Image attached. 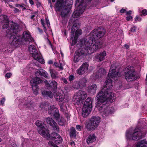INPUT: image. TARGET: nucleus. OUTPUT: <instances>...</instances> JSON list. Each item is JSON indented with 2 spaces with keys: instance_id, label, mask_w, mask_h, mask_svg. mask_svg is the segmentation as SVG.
I'll list each match as a JSON object with an SVG mask.
<instances>
[{
  "instance_id": "e2e57ef3",
  "label": "nucleus",
  "mask_w": 147,
  "mask_h": 147,
  "mask_svg": "<svg viewBox=\"0 0 147 147\" xmlns=\"http://www.w3.org/2000/svg\"><path fill=\"white\" fill-rule=\"evenodd\" d=\"M63 80L65 84H67V80H66V79H65V78L63 79Z\"/></svg>"
},
{
  "instance_id": "e433bc0d",
  "label": "nucleus",
  "mask_w": 147,
  "mask_h": 147,
  "mask_svg": "<svg viewBox=\"0 0 147 147\" xmlns=\"http://www.w3.org/2000/svg\"><path fill=\"white\" fill-rule=\"evenodd\" d=\"M58 124L60 125H63L65 122V120L64 118L63 117H61V118L58 120Z\"/></svg>"
},
{
  "instance_id": "c756f323",
  "label": "nucleus",
  "mask_w": 147,
  "mask_h": 147,
  "mask_svg": "<svg viewBox=\"0 0 147 147\" xmlns=\"http://www.w3.org/2000/svg\"><path fill=\"white\" fill-rule=\"evenodd\" d=\"M136 147H147V142L144 140L138 142L136 145Z\"/></svg>"
},
{
  "instance_id": "09e8293b",
  "label": "nucleus",
  "mask_w": 147,
  "mask_h": 147,
  "mask_svg": "<svg viewBox=\"0 0 147 147\" xmlns=\"http://www.w3.org/2000/svg\"><path fill=\"white\" fill-rule=\"evenodd\" d=\"M41 23L42 25L43 26L44 28L45 29V30H44L45 31V30H46V28L45 26V24L44 23V20L42 19H41Z\"/></svg>"
},
{
  "instance_id": "cd10ccee",
  "label": "nucleus",
  "mask_w": 147,
  "mask_h": 147,
  "mask_svg": "<svg viewBox=\"0 0 147 147\" xmlns=\"http://www.w3.org/2000/svg\"><path fill=\"white\" fill-rule=\"evenodd\" d=\"M106 55V53L105 51H104L100 54H97L95 57L99 61H101L105 59V57Z\"/></svg>"
},
{
  "instance_id": "473e14b6",
  "label": "nucleus",
  "mask_w": 147,
  "mask_h": 147,
  "mask_svg": "<svg viewBox=\"0 0 147 147\" xmlns=\"http://www.w3.org/2000/svg\"><path fill=\"white\" fill-rule=\"evenodd\" d=\"M58 110L56 106L55 105H53L50 106V109L48 111L50 114L52 115L54 112L58 111Z\"/></svg>"
},
{
  "instance_id": "f704fd0d",
  "label": "nucleus",
  "mask_w": 147,
  "mask_h": 147,
  "mask_svg": "<svg viewBox=\"0 0 147 147\" xmlns=\"http://www.w3.org/2000/svg\"><path fill=\"white\" fill-rule=\"evenodd\" d=\"M87 81V80L85 78H83L81 79H80L78 81L80 83V84L82 86L83 88L85 87Z\"/></svg>"
},
{
  "instance_id": "49530a36",
  "label": "nucleus",
  "mask_w": 147,
  "mask_h": 147,
  "mask_svg": "<svg viewBox=\"0 0 147 147\" xmlns=\"http://www.w3.org/2000/svg\"><path fill=\"white\" fill-rule=\"evenodd\" d=\"M142 13L143 15L146 16L147 15V10L146 9H143L142 11Z\"/></svg>"
},
{
  "instance_id": "393cba45",
  "label": "nucleus",
  "mask_w": 147,
  "mask_h": 147,
  "mask_svg": "<svg viewBox=\"0 0 147 147\" xmlns=\"http://www.w3.org/2000/svg\"><path fill=\"white\" fill-rule=\"evenodd\" d=\"M92 108L83 105L82 109V114L84 117H86L91 111Z\"/></svg>"
},
{
  "instance_id": "603ef678",
  "label": "nucleus",
  "mask_w": 147,
  "mask_h": 147,
  "mask_svg": "<svg viewBox=\"0 0 147 147\" xmlns=\"http://www.w3.org/2000/svg\"><path fill=\"white\" fill-rule=\"evenodd\" d=\"M46 20V22L47 24L48 27H49L50 26V23L49 22V21L48 19H47V18H45Z\"/></svg>"
},
{
  "instance_id": "b1692460",
  "label": "nucleus",
  "mask_w": 147,
  "mask_h": 147,
  "mask_svg": "<svg viewBox=\"0 0 147 147\" xmlns=\"http://www.w3.org/2000/svg\"><path fill=\"white\" fill-rule=\"evenodd\" d=\"M46 121L48 124L52 126L54 130L57 131H59V127L55 121L52 118L50 117L47 118Z\"/></svg>"
},
{
  "instance_id": "a19ab883",
  "label": "nucleus",
  "mask_w": 147,
  "mask_h": 147,
  "mask_svg": "<svg viewBox=\"0 0 147 147\" xmlns=\"http://www.w3.org/2000/svg\"><path fill=\"white\" fill-rule=\"evenodd\" d=\"M135 20L136 22H140L142 20V18L137 16L136 17Z\"/></svg>"
},
{
  "instance_id": "13d9d810",
  "label": "nucleus",
  "mask_w": 147,
  "mask_h": 147,
  "mask_svg": "<svg viewBox=\"0 0 147 147\" xmlns=\"http://www.w3.org/2000/svg\"><path fill=\"white\" fill-rule=\"evenodd\" d=\"M75 142L74 141H72L70 143V145L71 146H74L75 145Z\"/></svg>"
},
{
  "instance_id": "de8ad7c7",
  "label": "nucleus",
  "mask_w": 147,
  "mask_h": 147,
  "mask_svg": "<svg viewBox=\"0 0 147 147\" xmlns=\"http://www.w3.org/2000/svg\"><path fill=\"white\" fill-rule=\"evenodd\" d=\"M76 129L78 131H81L82 129V126L79 125H77L76 126Z\"/></svg>"
},
{
  "instance_id": "1a4fd4ad",
  "label": "nucleus",
  "mask_w": 147,
  "mask_h": 147,
  "mask_svg": "<svg viewBox=\"0 0 147 147\" xmlns=\"http://www.w3.org/2000/svg\"><path fill=\"white\" fill-rule=\"evenodd\" d=\"M80 24L76 22L74 23L71 28V38H73L74 36V34L76 31L74 39L72 40V44L74 45L76 43L78 36L82 33V31L81 30L78 29Z\"/></svg>"
},
{
  "instance_id": "6ab92c4d",
  "label": "nucleus",
  "mask_w": 147,
  "mask_h": 147,
  "mask_svg": "<svg viewBox=\"0 0 147 147\" xmlns=\"http://www.w3.org/2000/svg\"><path fill=\"white\" fill-rule=\"evenodd\" d=\"M50 138L56 144H59L62 143L63 139L58 134L53 133L50 135Z\"/></svg>"
},
{
  "instance_id": "bb28decb",
  "label": "nucleus",
  "mask_w": 147,
  "mask_h": 147,
  "mask_svg": "<svg viewBox=\"0 0 147 147\" xmlns=\"http://www.w3.org/2000/svg\"><path fill=\"white\" fill-rule=\"evenodd\" d=\"M96 140V137L94 134H90L86 140L87 143L89 144L94 142Z\"/></svg>"
},
{
  "instance_id": "79ce46f5",
  "label": "nucleus",
  "mask_w": 147,
  "mask_h": 147,
  "mask_svg": "<svg viewBox=\"0 0 147 147\" xmlns=\"http://www.w3.org/2000/svg\"><path fill=\"white\" fill-rule=\"evenodd\" d=\"M25 5L23 4L22 5H20L19 4H17L16 5V6L17 7H18L19 6L20 7L22 8L23 9H26V8L25 7Z\"/></svg>"
},
{
  "instance_id": "a18cd8bd",
  "label": "nucleus",
  "mask_w": 147,
  "mask_h": 147,
  "mask_svg": "<svg viewBox=\"0 0 147 147\" xmlns=\"http://www.w3.org/2000/svg\"><path fill=\"white\" fill-rule=\"evenodd\" d=\"M69 79L70 81H72L74 80V76L73 75H71L69 76Z\"/></svg>"
},
{
  "instance_id": "864d4df0",
  "label": "nucleus",
  "mask_w": 147,
  "mask_h": 147,
  "mask_svg": "<svg viewBox=\"0 0 147 147\" xmlns=\"http://www.w3.org/2000/svg\"><path fill=\"white\" fill-rule=\"evenodd\" d=\"M136 27L135 26L132 28L131 29V32H134L136 31Z\"/></svg>"
},
{
  "instance_id": "bf43d9fd",
  "label": "nucleus",
  "mask_w": 147,
  "mask_h": 147,
  "mask_svg": "<svg viewBox=\"0 0 147 147\" xmlns=\"http://www.w3.org/2000/svg\"><path fill=\"white\" fill-rule=\"evenodd\" d=\"M29 2L31 5H33L34 4V2L32 0H29Z\"/></svg>"
},
{
  "instance_id": "0eeeda50",
  "label": "nucleus",
  "mask_w": 147,
  "mask_h": 147,
  "mask_svg": "<svg viewBox=\"0 0 147 147\" xmlns=\"http://www.w3.org/2000/svg\"><path fill=\"white\" fill-rule=\"evenodd\" d=\"M124 71L125 78L127 81H131L136 79V74L133 66H127Z\"/></svg>"
},
{
  "instance_id": "f257e3e1",
  "label": "nucleus",
  "mask_w": 147,
  "mask_h": 147,
  "mask_svg": "<svg viewBox=\"0 0 147 147\" xmlns=\"http://www.w3.org/2000/svg\"><path fill=\"white\" fill-rule=\"evenodd\" d=\"M112 82L110 79L107 80L105 81L106 85L103 87L96 96L98 101L96 106L99 111L106 115L112 113L113 111L112 108L107 107L105 104L109 101L113 102L116 98L114 94L110 91L113 86Z\"/></svg>"
},
{
  "instance_id": "c85d7f7f",
  "label": "nucleus",
  "mask_w": 147,
  "mask_h": 147,
  "mask_svg": "<svg viewBox=\"0 0 147 147\" xmlns=\"http://www.w3.org/2000/svg\"><path fill=\"white\" fill-rule=\"evenodd\" d=\"M97 88V86L96 85V84H92L88 87V91L91 94H94L95 93Z\"/></svg>"
},
{
  "instance_id": "0e129e2a",
  "label": "nucleus",
  "mask_w": 147,
  "mask_h": 147,
  "mask_svg": "<svg viewBox=\"0 0 147 147\" xmlns=\"http://www.w3.org/2000/svg\"><path fill=\"white\" fill-rule=\"evenodd\" d=\"M54 65L56 67H59V64L56 62H55Z\"/></svg>"
},
{
  "instance_id": "f8f14e48",
  "label": "nucleus",
  "mask_w": 147,
  "mask_h": 147,
  "mask_svg": "<svg viewBox=\"0 0 147 147\" xmlns=\"http://www.w3.org/2000/svg\"><path fill=\"white\" fill-rule=\"evenodd\" d=\"M80 46L82 48L78 50L74 54V60L75 62H78L84 56L88 55L84 44H82V47Z\"/></svg>"
},
{
  "instance_id": "7ed1b4c3",
  "label": "nucleus",
  "mask_w": 147,
  "mask_h": 147,
  "mask_svg": "<svg viewBox=\"0 0 147 147\" xmlns=\"http://www.w3.org/2000/svg\"><path fill=\"white\" fill-rule=\"evenodd\" d=\"M35 75L36 77L31 80L30 83L33 91L37 95L38 94L37 92L38 90L37 84L43 82V81L40 78V76H41L47 78H48V74L44 69H40L36 72Z\"/></svg>"
},
{
  "instance_id": "423d86ee",
  "label": "nucleus",
  "mask_w": 147,
  "mask_h": 147,
  "mask_svg": "<svg viewBox=\"0 0 147 147\" xmlns=\"http://www.w3.org/2000/svg\"><path fill=\"white\" fill-rule=\"evenodd\" d=\"M100 119L98 116H92L90 119L89 121L85 124V127L88 131L93 130L99 125Z\"/></svg>"
},
{
  "instance_id": "5fc2aeb1",
  "label": "nucleus",
  "mask_w": 147,
  "mask_h": 147,
  "mask_svg": "<svg viewBox=\"0 0 147 147\" xmlns=\"http://www.w3.org/2000/svg\"><path fill=\"white\" fill-rule=\"evenodd\" d=\"M13 11L15 13H18L20 12L19 10L16 8H14Z\"/></svg>"
},
{
  "instance_id": "3c124183",
  "label": "nucleus",
  "mask_w": 147,
  "mask_h": 147,
  "mask_svg": "<svg viewBox=\"0 0 147 147\" xmlns=\"http://www.w3.org/2000/svg\"><path fill=\"white\" fill-rule=\"evenodd\" d=\"M11 76V74L10 73H7L5 77L7 78H9Z\"/></svg>"
},
{
  "instance_id": "8fccbe9b",
  "label": "nucleus",
  "mask_w": 147,
  "mask_h": 147,
  "mask_svg": "<svg viewBox=\"0 0 147 147\" xmlns=\"http://www.w3.org/2000/svg\"><path fill=\"white\" fill-rule=\"evenodd\" d=\"M132 19V17L131 16H129L126 18V20L127 21H130Z\"/></svg>"
},
{
  "instance_id": "39448f33",
  "label": "nucleus",
  "mask_w": 147,
  "mask_h": 147,
  "mask_svg": "<svg viewBox=\"0 0 147 147\" xmlns=\"http://www.w3.org/2000/svg\"><path fill=\"white\" fill-rule=\"evenodd\" d=\"M142 134L139 129H136L133 130L130 129L127 130L126 132V136L127 138L134 140H138L142 137Z\"/></svg>"
},
{
  "instance_id": "ddd939ff",
  "label": "nucleus",
  "mask_w": 147,
  "mask_h": 147,
  "mask_svg": "<svg viewBox=\"0 0 147 147\" xmlns=\"http://www.w3.org/2000/svg\"><path fill=\"white\" fill-rule=\"evenodd\" d=\"M29 50L32 57L34 59L41 63L43 64L44 63V59L42 58L40 53H38L37 51L33 45H30L29 46Z\"/></svg>"
},
{
  "instance_id": "338daca9",
  "label": "nucleus",
  "mask_w": 147,
  "mask_h": 147,
  "mask_svg": "<svg viewBox=\"0 0 147 147\" xmlns=\"http://www.w3.org/2000/svg\"><path fill=\"white\" fill-rule=\"evenodd\" d=\"M125 47L126 48V49H128L129 48V46L127 44H125Z\"/></svg>"
},
{
  "instance_id": "052dcab7",
  "label": "nucleus",
  "mask_w": 147,
  "mask_h": 147,
  "mask_svg": "<svg viewBox=\"0 0 147 147\" xmlns=\"http://www.w3.org/2000/svg\"><path fill=\"white\" fill-rule=\"evenodd\" d=\"M37 29L40 33H42L43 32L42 30V29H40L39 28H38Z\"/></svg>"
},
{
  "instance_id": "4be33fe9",
  "label": "nucleus",
  "mask_w": 147,
  "mask_h": 147,
  "mask_svg": "<svg viewBox=\"0 0 147 147\" xmlns=\"http://www.w3.org/2000/svg\"><path fill=\"white\" fill-rule=\"evenodd\" d=\"M22 102L25 106L28 107H30L34 105L35 103L33 101L31 100L30 97H25L22 101Z\"/></svg>"
},
{
  "instance_id": "6e6552de",
  "label": "nucleus",
  "mask_w": 147,
  "mask_h": 147,
  "mask_svg": "<svg viewBox=\"0 0 147 147\" xmlns=\"http://www.w3.org/2000/svg\"><path fill=\"white\" fill-rule=\"evenodd\" d=\"M88 39H82L80 42V45L82 47V44H84L85 47L86 49L88 54L92 53L96 51L99 48V47L96 44H94L93 43L95 41H94L92 43L90 44L86 41Z\"/></svg>"
},
{
  "instance_id": "4c0bfd02",
  "label": "nucleus",
  "mask_w": 147,
  "mask_h": 147,
  "mask_svg": "<svg viewBox=\"0 0 147 147\" xmlns=\"http://www.w3.org/2000/svg\"><path fill=\"white\" fill-rule=\"evenodd\" d=\"M65 107H63V106H61L60 107L61 110L63 112H65V115L67 119L69 118V115L67 113V111H64V109H63V108H65Z\"/></svg>"
},
{
  "instance_id": "a211bd4d",
  "label": "nucleus",
  "mask_w": 147,
  "mask_h": 147,
  "mask_svg": "<svg viewBox=\"0 0 147 147\" xmlns=\"http://www.w3.org/2000/svg\"><path fill=\"white\" fill-rule=\"evenodd\" d=\"M116 67L115 64H113L111 65L108 74L110 78H114L115 77H119L120 75L119 72H116Z\"/></svg>"
},
{
  "instance_id": "2f4dec72",
  "label": "nucleus",
  "mask_w": 147,
  "mask_h": 147,
  "mask_svg": "<svg viewBox=\"0 0 147 147\" xmlns=\"http://www.w3.org/2000/svg\"><path fill=\"white\" fill-rule=\"evenodd\" d=\"M92 101L91 98H88L86 100L83 105L92 108Z\"/></svg>"
},
{
  "instance_id": "20e7f679",
  "label": "nucleus",
  "mask_w": 147,
  "mask_h": 147,
  "mask_svg": "<svg viewBox=\"0 0 147 147\" xmlns=\"http://www.w3.org/2000/svg\"><path fill=\"white\" fill-rule=\"evenodd\" d=\"M91 1V0H77L75 6L77 5V8L73 13V17L74 18L79 17L83 12L86 6Z\"/></svg>"
},
{
  "instance_id": "680f3d73",
  "label": "nucleus",
  "mask_w": 147,
  "mask_h": 147,
  "mask_svg": "<svg viewBox=\"0 0 147 147\" xmlns=\"http://www.w3.org/2000/svg\"><path fill=\"white\" fill-rule=\"evenodd\" d=\"M58 67H59V69H63V67L62 66V64H61V63H60V66H59Z\"/></svg>"
},
{
  "instance_id": "c03bdc74",
  "label": "nucleus",
  "mask_w": 147,
  "mask_h": 147,
  "mask_svg": "<svg viewBox=\"0 0 147 147\" xmlns=\"http://www.w3.org/2000/svg\"><path fill=\"white\" fill-rule=\"evenodd\" d=\"M5 100V98H3L0 101V105H3L4 104V103Z\"/></svg>"
},
{
  "instance_id": "ea45409f",
  "label": "nucleus",
  "mask_w": 147,
  "mask_h": 147,
  "mask_svg": "<svg viewBox=\"0 0 147 147\" xmlns=\"http://www.w3.org/2000/svg\"><path fill=\"white\" fill-rule=\"evenodd\" d=\"M53 114L54 116L57 119H58L59 117V111L58 110V111L57 112H54L53 113Z\"/></svg>"
},
{
  "instance_id": "9b49d317",
  "label": "nucleus",
  "mask_w": 147,
  "mask_h": 147,
  "mask_svg": "<svg viewBox=\"0 0 147 147\" xmlns=\"http://www.w3.org/2000/svg\"><path fill=\"white\" fill-rule=\"evenodd\" d=\"M42 94L44 97L47 98H52L54 95L56 100L59 102L63 101L65 98L64 94L63 93L61 94L57 92L53 94L50 91H44L42 92Z\"/></svg>"
},
{
  "instance_id": "7c9ffc66",
  "label": "nucleus",
  "mask_w": 147,
  "mask_h": 147,
  "mask_svg": "<svg viewBox=\"0 0 147 147\" xmlns=\"http://www.w3.org/2000/svg\"><path fill=\"white\" fill-rule=\"evenodd\" d=\"M50 72L52 78L56 79L59 77L58 73L52 69H50Z\"/></svg>"
},
{
  "instance_id": "c9c22d12",
  "label": "nucleus",
  "mask_w": 147,
  "mask_h": 147,
  "mask_svg": "<svg viewBox=\"0 0 147 147\" xmlns=\"http://www.w3.org/2000/svg\"><path fill=\"white\" fill-rule=\"evenodd\" d=\"M76 131L74 128H72L71 129L70 136L71 137H76Z\"/></svg>"
},
{
  "instance_id": "dca6fc26",
  "label": "nucleus",
  "mask_w": 147,
  "mask_h": 147,
  "mask_svg": "<svg viewBox=\"0 0 147 147\" xmlns=\"http://www.w3.org/2000/svg\"><path fill=\"white\" fill-rule=\"evenodd\" d=\"M10 25L11 26L10 28L9 25L8 28L6 29L7 30L5 31L6 33L11 35L12 33L16 34L20 31L19 26L17 24L12 22L11 24H10Z\"/></svg>"
},
{
  "instance_id": "2eb2a0df",
  "label": "nucleus",
  "mask_w": 147,
  "mask_h": 147,
  "mask_svg": "<svg viewBox=\"0 0 147 147\" xmlns=\"http://www.w3.org/2000/svg\"><path fill=\"white\" fill-rule=\"evenodd\" d=\"M9 40L10 43L12 45L17 47L19 45L22 44L21 37L20 35H11L10 37Z\"/></svg>"
},
{
  "instance_id": "9d476101",
  "label": "nucleus",
  "mask_w": 147,
  "mask_h": 147,
  "mask_svg": "<svg viewBox=\"0 0 147 147\" xmlns=\"http://www.w3.org/2000/svg\"><path fill=\"white\" fill-rule=\"evenodd\" d=\"M105 31L104 29L95 30L92 33V36L89 37L86 41L89 43H92L96 40L102 37L105 34Z\"/></svg>"
},
{
  "instance_id": "5701e85b",
  "label": "nucleus",
  "mask_w": 147,
  "mask_h": 147,
  "mask_svg": "<svg viewBox=\"0 0 147 147\" xmlns=\"http://www.w3.org/2000/svg\"><path fill=\"white\" fill-rule=\"evenodd\" d=\"M0 20L2 23H4L2 26L3 28L7 29L8 28L9 25L10 24L7 16L5 15L1 16Z\"/></svg>"
},
{
  "instance_id": "4468645a",
  "label": "nucleus",
  "mask_w": 147,
  "mask_h": 147,
  "mask_svg": "<svg viewBox=\"0 0 147 147\" xmlns=\"http://www.w3.org/2000/svg\"><path fill=\"white\" fill-rule=\"evenodd\" d=\"M35 124L38 127V133L44 137H48L50 136L49 131L43 125L41 121H37L36 122Z\"/></svg>"
},
{
  "instance_id": "774afa93",
  "label": "nucleus",
  "mask_w": 147,
  "mask_h": 147,
  "mask_svg": "<svg viewBox=\"0 0 147 147\" xmlns=\"http://www.w3.org/2000/svg\"><path fill=\"white\" fill-rule=\"evenodd\" d=\"M49 64H52L53 63V61L51 60H50L48 62Z\"/></svg>"
},
{
  "instance_id": "6e6d98bb",
  "label": "nucleus",
  "mask_w": 147,
  "mask_h": 147,
  "mask_svg": "<svg viewBox=\"0 0 147 147\" xmlns=\"http://www.w3.org/2000/svg\"><path fill=\"white\" fill-rule=\"evenodd\" d=\"M126 15L127 16L131 14V13L132 11L131 10L126 12Z\"/></svg>"
},
{
  "instance_id": "37998d69",
  "label": "nucleus",
  "mask_w": 147,
  "mask_h": 147,
  "mask_svg": "<svg viewBox=\"0 0 147 147\" xmlns=\"http://www.w3.org/2000/svg\"><path fill=\"white\" fill-rule=\"evenodd\" d=\"M49 144L53 147H59L56 144L51 141H49Z\"/></svg>"
},
{
  "instance_id": "412c9836",
  "label": "nucleus",
  "mask_w": 147,
  "mask_h": 147,
  "mask_svg": "<svg viewBox=\"0 0 147 147\" xmlns=\"http://www.w3.org/2000/svg\"><path fill=\"white\" fill-rule=\"evenodd\" d=\"M89 65L87 63H83L76 71L77 73L79 75L84 74L88 69Z\"/></svg>"
},
{
  "instance_id": "4d7b16f0",
  "label": "nucleus",
  "mask_w": 147,
  "mask_h": 147,
  "mask_svg": "<svg viewBox=\"0 0 147 147\" xmlns=\"http://www.w3.org/2000/svg\"><path fill=\"white\" fill-rule=\"evenodd\" d=\"M125 11L126 10L123 8L120 10V12L121 13H123L125 12Z\"/></svg>"
},
{
  "instance_id": "f03ea898",
  "label": "nucleus",
  "mask_w": 147,
  "mask_h": 147,
  "mask_svg": "<svg viewBox=\"0 0 147 147\" xmlns=\"http://www.w3.org/2000/svg\"><path fill=\"white\" fill-rule=\"evenodd\" d=\"M73 2V0H57L55 6L58 11L62 9V17H65L67 15L70 10V5Z\"/></svg>"
},
{
  "instance_id": "72a5a7b5",
  "label": "nucleus",
  "mask_w": 147,
  "mask_h": 147,
  "mask_svg": "<svg viewBox=\"0 0 147 147\" xmlns=\"http://www.w3.org/2000/svg\"><path fill=\"white\" fill-rule=\"evenodd\" d=\"M73 87L74 88L76 89H81L83 88L78 81L74 82Z\"/></svg>"
},
{
  "instance_id": "f3484780",
  "label": "nucleus",
  "mask_w": 147,
  "mask_h": 147,
  "mask_svg": "<svg viewBox=\"0 0 147 147\" xmlns=\"http://www.w3.org/2000/svg\"><path fill=\"white\" fill-rule=\"evenodd\" d=\"M86 93L84 91L79 90L76 95L73 98L76 102H79L81 99H84L87 97Z\"/></svg>"
},
{
  "instance_id": "aec40b11",
  "label": "nucleus",
  "mask_w": 147,
  "mask_h": 147,
  "mask_svg": "<svg viewBox=\"0 0 147 147\" xmlns=\"http://www.w3.org/2000/svg\"><path fill=\"white\" fill-rule=\"evenodd\" d=\"M22 41L23 44H25L27 41L31 42L33 40L29 33L26 31H24L23 33V36L21 37Z\"/></svg>"
},
{
  "instance_id": "58836bf2",
  "label": "nucleus",
  "mask_w": 147,
  "mask_h": 147,
  "mask_svg": "<svg viewBox=\"0 0 147 147\" xmlns=\"http://www.w3.org/2000/svg\"><path fill=\"white\" fill-rule=\"evenodd\" d=\"M47 105L45 102L40 103L39 106L42 109H44L47 107Z\"/></svg>"
},
{
  "instance_id": "69168bd1",
  "label": "nucleus",
  "mask_w": 147,
  "mask_h": 147,
  "mask_svg": "<svg viewBox=\"0 0 147 147\" xmlns=\"http://www.w3.org/2000/svg\"><path fill=\"white\" fill-rule=\"evenodd\" d=\"M34 17L35 15H33L31 16L30 18L32 20H34Z\"/></svg>"
},
{
  "instance_id": "a878e982",
  "label": "nucleus",
  "mask_w": 147,
  "mask_h": 147,
  "mask_svg": "<svg viewBox=\"0 0 147 147\" xmlns=\"http://www.w3.org/2000/svg\"><path fill=\"white\" fill-rule=\"evenodd\" d=\"M44 82L47 87H51L54 89H56L57 88V83L55 80H52L51 82L49 81V83L46 80H45Z\"/></svg>"
}]
</instances>
